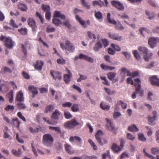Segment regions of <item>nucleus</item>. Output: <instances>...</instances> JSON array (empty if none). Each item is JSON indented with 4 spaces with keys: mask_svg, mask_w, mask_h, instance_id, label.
<instances>
[{
    "mask_svg": "<svg viewBox=\"0 0 159 159\" xmlns=\"http://www.w3.org/2000/svg\"><path fill=\"white\" fill-rule=\"evenodd\" d=\"M52 22L56 26H58L62 24V21L60 19L54 17L52 19Z\"/></svg>",
    "mask_w": 159,
    "mask_h": 159,
    "instance_id": "cd10ccee",
    "label": "nucleus"
},
{
    "mask_svg": "<svg viewBox=\"0 0 159 159\" xmlns=\"http://www.w3.org/2000/svg\"><path fill=\"white\" fill-rule=\"evenodd\" d=\"M7 96L9 99V102L11 103L13 102V91L11 90L10 92L7 94Z\"/></svg>",
    "mask_w": 159,
    "mask_h": 159,
    "instance_id": "2f4dec72",
    "label": "nucleus"
},
{
    "mask_svg": "<svg viewBox=\"0 0 159 159\" xmlns=\"http://www.w3.org/2000/svg\"><path fill=\"white\" fill-rule=\"evenodd\" d=\"M102 47V44L100 41H99L95 43L93 47V49L95 51H98L99 49L101 48Z\"/></svg>",
    "mask_w": 159,
    "mask_h": 159,
    "instance_id": "a878e982",
    "label": "nucleus"
},
{
    "mask_svg": "<svg viewBox=\"0 0 159 159\" xmlns=\"http://www.w3.org/2000/svg\"><path fill=\"white\" fill-rule=\"evenodd\" d=\"M63 24L68 29H70L71 27V25L68 20H66L63 23Z\"/></svg>",
    "mask_w": 159,
    "mask_h": 159,
    "instance_id": "69168bd1",
    "label": "nucleus"
},
{
    "mask_svg": "<svg viewBox=\"0 0 159 159\" xmlns=\"http://www.w3.org/2000/svg\"><path fill=\"white\" fill-rule=\"evenodd\" d=\"M43 64L42 60H38L36 61V63L34 64V66L35 69L40 71L42 69Z\"/></svg>",
    "mask_w": 159,
    "mask_h": 159,
    "instance_id": "f3484780",
    "label": "nucleus"
},
{
    "mask_svg": "<svg viewBox=\"0 0 159 159\" xmlns=\"http://www.w3.org/2000/svg\"><path fill=\"white\" fill-rule=\"evenodd\" d=\"M88 36L90 39H94L95 40L96 39L95 35L93 34L91 32L88 31L87 32Z\"/></svg>",
    "mask_w": 159,
    "mask_h": 159,
    "instance_id": "864d4df0",
    "label": "nucleus"
},
{
    "mask_svg": "<svg viewBox=\"0 0 159 159\" xmlns=\"http://www.w3.org/2000/svg\"><path fill=\"white\" fill-rule=\"evenodd\" d=\"M36 17H38L39 18L42 24L43 23V17L39 12H36Z\"/></svg>",
    "mask_w": 159,
    "mask_h": 159,
    "instance_id": "603ef678",
    "label": "nucleus"
},
{
    "mask_svg": "<svg viewBox=\"0 0 159 159\" xmlns=\"http://www.w3.org/2000/svg\"><path fill=\"white\" fill-rule=\"evenodd\" d=\"M151 84L153 86L159 87V79L157 75H153L149 78Z\"/></svg>",
    "mask_w": 159,
    "mask_h": 159,
    "instance_id": "ddd939ff",
    "label": "nucleus"
},
{
    "mask_svg": "<svg viewBox=\"0 0 159 159\" xmlns=\"http://www.w3.org/2000/svg\"><path fill=\"white\" fill-rule=\"evenodd\" d=\"M111 47L114 49L115 50L117 51H120L121 50V48L117 45L114 44V43H112L111 45Z\"/></svg>",
    "mask_w": 159,
    "mask_h": 159,
    "instance_id": "09e8293b",
    "label": "nucleus"
},
{
    "mask_svg": "<svg viewBox=\"0 0 159 159\" xmlns=\"http://www.w3.org/2000/svg\"><path fill=\"white\" fill-rule=\"evenodd\" d=\"M49 128L50 130H55L58 134L61 133V131L60 128L59 127L49 126Z\"/></svg>",
    "mask_w": 159,
    "mask_h": 159,
    "instance_id": "e433bc0d",
    "label": "nucleus"
},
{
    "mask_svg": "<svg viewBox=\"0 0 159 159\" xmlns=\"http://www.w3.org/2000/svg\"><path fill=\"white\" fill-rule=\"evenodd\" d=\"M18 31L20 34L23 35H26L28 33L27 29L26 28H21L18 30Z\"/></svg>",
    "mask_w": 159,
    "mask_h": 159,
    "instance_id": "72a5a7b5",
    "label": "nucleus"
},
{
    "mask_svg": "<svg viewBox=\"0 0 159 159\" xmlns=\"http://www.w3.org/2000/svg\"><path fill=\"white\" fill-rule=\"evenodd\" d=\"M110 157L111 156L110 154V151L107 150L106 152V153H105L102 155V159H106V157Z\"/></svg>",
    "mask_w": 159,
    "mask_h": 159,
    "instance_id": "0e129e2a",
    "label": "nucleus"
},
{
    "mask_svg": "<svg viewBox=\"0 0 159 159\" xmlns=\"http://www.w3.org/2000/svg\"><path fill=\"white\" fill-rule=\"evenodd\" d=\"M116 75V72H110L107 74V77L110 80H112L113 79H114Z\"/></svg>",
    "mask_w": 159,
    "mask_h": 159,
    "instance_id": "4c0bfd02",
    "label": "nucleus"
},
{
    "mask_svg": "<svg viewBox=\"0 0 159 159\" xmlns=\"http://www.w3.org/2000/svg\"><path fill=\"white\" fill-rule=\"evenodd\" d=\"M94 16L98 20L101 19L102 18V15L101 12L95 11H94Z\"/></svg>",
    "mask_w": 159,
    "mask_h": 159,
    "instance_id": "473e14b6",
    "label": "nucleus"
},
{
    "mask_svg": "<svg viewBox=\"0 0 159 159\" xmlns=\"http://www.w3.org/2000/svg\"><path fill=\"white\" fill-rule=\"evenodd\" d=\"M106 120L107 122V124L106 125V129L112 132L114 134H116V129L111 120L107 118L106 119Z\"/></svg>",
    "mask_w": 159,
    "mask_h": 159,
    "instance_id": "1a4fd4ad",
    "label": "nucleus"
},
{
    "mask_svg": "<svg viewBox=\"0 0 159 159\" xmlns=\"http://www.w3.org/2000/svg\"><path fill=\"white\" fill-rule=\"evenodd\" d=\"M21 50L25 57H27V52L26 49V46L23 44H21Z\"/></svg>",
    "mask_w": 159,
    "mask_h": 159,
    "instance_id": "ea45409f",
    "label": "nucleus"
},
{
    "mask_svg": "<svg viewBox=\"0 0 159 159\" xmlns=\"http://www.w3.org/2000/svg\"><path fill=\"white\" fill-rule=\"evenodd\" d=\"M79 75L80 76V77L77 80L78 82H80L82 80H85L87 78V76L86 75H82L80 74H79Z\"/></svg>",
    "mask_w": 159,
    "mask_h": 159,
    "instance_id": "bf43d9fd",
    "label": "nucleus"
},
{
    "mask_svg": "<svg viewBox=\"0 0 159 159\" xmlns=\"http://www.w3.org/2000/svg\"><path fill=\"white\" fill-rule=\"evenodd\" d=\"M64 146L66 151L70 154H72L74 153L73 151H71V147L67 143H66Z\"/></svg>",
    "mask_w": 159,
    "mask_h": 159,
    "instance_id": "c756f323",
    "label": "nucleus"
},
{
    "mask_svg": "<svg viewBox=\"0 0 159 159\" xmlns=\"http://www.w3.org/2000/svg\"><path fill=\"white\" fill-rule=\"evenodd\" d=\"M158 43H159V38L152 37L148 39V44L152 48L155 47Z\"/></svg>",
    "mask_w": 159,
    "mask_h": 159,
    "instance_id": "0eeeda50",
    "label": "nucleus"
},
{
    "mask_svg": "<svg viewBox=\"0 0 159 159\" xmlns=\"http://www.w3.org/2000/svg\"><path fill=\"white\" fill-rule=\"evenodd\" d=\"M53 138L50 134H46L43 136V143L44 145L47 146H51L53 144Z\"/></svg>",
    "mask_w": 159,
    "mask_h": 159,
    "instance_id": "f03ea898",
    "label": "nucleus"
},
{
    "mask_svg": "<svg viewBox=\"0 0 159 159\" xmlns=\"http://www.w3.org/2000/svg\"><path fill=\"white\" fill-rule=\"evenodd\" d=\"M41 7L44 11H50V10L49 6L48 5L43 4Z\"/></svg>",
    "mask_w": 159,
    "mask_h": 159,
    "instance_id": "c03bdc74",
    "label": "nucleus"
},
{
    "mask_svg": "<svg viewBox=\"0 0 159 159\" xmlns=\"http://www.w3.org/2000/svg\"><path fill=\"white\" fill-rule=\"evenodd\" d=\"M23 76L26 79L30 78V76L28 73L25 71H23L22 73Z\"/></svg>",
    "mask_w": 159,
    "mask_h": 159,
    "instance_id": "774afa93",
    "label": "nucleus"
},
{
    "mask_svg": "<svg viewBox=\"0 0 159 159\" xmlns=\"http://www.w3.org/2000/svg\"><path fill=\"white\" fill-rule=\"evenodd\" d=\"M50 74L55 80L60 81L62 80V76L61 72L57 71L51 70L50 71Z\"/></svg>",
    "mask_w": 159,
    "mask_h": 159,
    "instance_id": "39448f33",
    "label": "nucleus"
},
{
    "mask_svg": "<svg viewBox=\"0 0 159 159\" xmlns=\"http://www.w3.org/2000/svg\"><path fill=\"white\" fill-rule=\"evenodd\" d=\"M61 48L63 50L68 51L69 52H74L75 49V46L68 40H66L65 41V43L60 42Z\"/></svg>",
    "mask_w": 159,
    "mask_h": 159,
    "instance_id": "f257e3e1",
    "label": "nucleus"
},
{
    "mask_svg": "<svg viewBox=\"0 0 159 159\" xmlns=\"http://www.w3.org/2000/svg\"><path fill=\"white\" fill-rule=\"evenodd\" d=\"M55 30V29L53 27H50L49 26L47 28L46 31L48 33L53 32Z\"/></svg>",
    "mask_w": 159,
    "mask_h": 159,
    "instance_id": "e2e57ef3",
    "label": "nucleus"
},
{
    "mask_svg": "<svg viewBox=\"0 0 159 159\" xmlns=\"http://www.w3.org/2000/svg\"><path fill=\"white\" fill-rule=\"evenodd\" d=\"M100 79L104 81V82H102V84H103L107 86H109L110 85V83L108 81L106 78L105 76H100Z\"/></svg>",
    "mask_w": 159,
    "mask_h": 159,
    "instance_id": "37998d69",
    "label": "nucleus"
},
{
    "mask_svg": "<svg viewBox=\"0 0 159 159\" xmlns=\"http://www.w3.org/2000/svg\"><path fill=\"white\" fill-rule=\"evenodd\" d=\"M151 152L154 154H156L159 152V148H153L151 149Z\"/></svg>",
    "mask_w": 159,
    "mask_h": 159,
    "instance_id": "4d7b16f0",
    "label": "nucleus"
},
{
    "mask_svg": "<svg viewBox=\"0 0 159 159\" xmlns=\"http://www.w3.org/2000/svg\"><path fill=\"white\" fill-rule=\"evenodd\" d=\"M111 14L110 13H108L107 16V20L108 22L109 23L112 24L113 25H116L115 26V28L116 30H123L124 28L122 25L120 23L116 25L117 22L116 21L113 19H111Z\"/></svg>",
    "mask_w": 159,
    "mask_h": 159,
    "instance_id": "20e7f679",
    "label": "nucleus"
},
{
    "mask_svg": "<svg viewBox=\"0 0 159 159\" xmlns=\"http://www.w3.org/2000/svg\"><path fill=\"white\" fill-rule=\"evenodd\" d=\"M133 53L137 60L139 61L140 60V57L137 50H134L133 52Z\"/></svg>",
    "mask_w": 159,
    "mask_h": 159,
    "instance_id": "8fccbe9b",
    "label": "nucleus"
},
{
    "mask_svg": "<svg viewBox=\"0 0 159 159\" xmlns=\"http://www.w3.org/2000/svg\"><path fill=\"white\" fill-rule=\"evenodd\" d=\"M74 139L78 140L79 142H80L81 140V139L79 137L77 136H75L74 137L73 136L70 137V138L69 140L70 142H72L73 141Z\"/></svg>",
    "mask_w": 159,
    "mask_h": 159,
    "instance_id": "052dcab7",
    "label": "nucleus"
},
{
    "mask_svg": "<svg viewBox=\"0 0 159 159\" xmlns=\"http://www.w3.org/2000/svg\"><path fill=\"white\" fill-rule=\"evenodd\" d=\"M17 106L19 110L25 109L26 108V107L25 104L22 103L21 102H19L18 103H17Z\"/></svg>",
    "mask_w": 159,
    "mask_h": 159,
    "instance_id": "58836bf2",
    "label": "nucleus"
},
{
    "mask_svg": "<svg viewBox=\"0 0 159 159\" xmlns=\"http://www.w3.org/2000/svg\"><path fill=\"white\" fill-rule=\"evenodd\" d=\"M138 50L139 52L143 53L144 55L143 58L147 61H149V58L148 56V48L146 47L142 46H139L138 48Z\"/></svg>",
    "mask_w": 159,
    "mask_h": 159,
    "instance_id": "6e6552de",
    "label": "nucleus"
},
{
    "mask_svg": "<svg viewBox=\"0 0 159 159\" xmlns=\"http://www.w3.org/2000/svg\"><path fill=\"white\" fill-rule=\"evenodd\" d=\"M64 115L65 118L66 119H69L72 117V116L70 112L68 111H65L64 113Z\"/></svg>",
    "mask_w": 159,
    "mask_h": 159,
    "instance_id": "de8ad7c7",
    "label": "nucleus"
},
{
    "mask_svg": "<svg viewBox=\"0 0 159 159\" xmlns=\"http://www.w3.org/2000/svg\"><path fill=\"white\" fill-rule=\"evenodd\" d=\"M18 7L20 10L22 11H26L28 9L27 6L24 4L20 3L18 5Z\"/></svg>",
    "mask_w": 159,
    "mask_h": 159,
    "instance_id": "c85d7f7f",
    "label": "nucleus"
},
{
    "mask_svg": "<svg viewBox=\"0 0 159 159\" xmlns=\"http://www.w3.org/2000/svg\"><path fill=\"white\" fill-rule=\"evenodd\" d=\"M111 4L120 11H123L124 9V7L123 4L119 1L113 0L111 1Z\"/></svg>",
    "mask_w": 159,
    "mask_h": 159,
    "instance_id": "9b49d317",
    "label": "nucleus"
},
{
    "mask_svg": "<svg viewBox=\"0 0 159 159\" xmlns=\"http://www.w3.org/2000/svg\"><path fill=\"white\" fill-rule=\"evenodd\" d=\"M67 71L68 74H65L63 76L64 80L66 84L69 83L70 79L72 76V74L70 71L67 70Z\"/></svg>",
    "mask_w": 159,
    "mask_h": 159,
    "instance_id": "a211bd4d",
    "label": "nucleus"
},
{
    "mask_svg": "<svg viewBox=\"0 0 159 159\" xmlns=\"http://www.w3.org/2000/svg\"><path fill=\"white\" fill-rule=\"evenodd\" d=\"M29 91L33 94L32 97L34 98L35 96L37 95L38 93L37 88L34 85H30L28 87Z\"/></svg>",
    "mask_w": 159,
    "mask_h": 159,
    "instance_id": "6ab92c4d",
    "label": "nucleus"
},
{
    "mask_svg": "<svg viewBox=\"0 0 159 159\" xmlns=\"http://www.w3.org/2000/svg\"><path fill=\"white\" fill-rule=\"evenodd\" d=\"M54 109V106L53 105H48L46 107L44 110V112L47 113L48 111H52Z\"/></svg>",
    "mask_w": 159,
    "mask_h": 159,
    "instance_id": "7c9ffc66",
    "label": "nucleus"
},
{
    "mask_svg": "<svg viewBox=\"0 0 159 159\" xmlns=\"http://www.w3.org/2000/svg\"><path fill=\"white\" fill-rule=\"evenodd\" d=\"M2 70L4 73L8 72L9 73H11L12 72L11 70L9 68L6 66L3 67Z\"/></svg>",
    "mask_w": 159,
    "mask_h": 159,
    "instance_id": "5fc2aeb1",
    "label": "nucleus"
},
{
    "mask_svg": "<svg viewBox=\"0 0 159 159\" xmlns=\"http://www.w3.org/2000/svg\"><path fill=\"white\" fill-rule=\"evenodd\" d=\"M80 125V124L77 122L75 119H73L69 121L66 122L64 126L67 128H73L75 126Z\"/></svg>",
    "mask_w": 159,
    "mask_h": 159,
    "instance_id": "9d476101",
    "label": "nucleus"
},
{
    "mask_svg": "<svg viewBox=\"0 0 159 159\" xmlns=\"http://www.w3.org/2000/svg\"><path fill=\"white\" fill-rule=\"evenodd\" d=\"M71 110L73 112H77L79 111V105L77 103L72 104Z\"/></svg>",
    "mask_w": 159,
    "mask_h": 159,
    "instance_id": "f704fd0d",
    "label": "nucleus"
},
{
    "mask_svg": "<svg viewBox=\"0 0 159 159\" xmlns=\"http://www.w3.org/2000/svg\"><path fill=\"white\" fill-rule=\"evenodd\" d=\"M152 117H150L149 116H148V121L149 124L152 125H155V123L154 122L156 120V119H152L151 118H152Z\"/></svg>",
    "mask_w": 159,
    "mask_h": 159,
    "instance_id": "6e6d98bb",
    "label": "nucleus"
},
{
    "mask_svg": "<svg viewBox=\"0 0 159 159\" xmlns=\"http://www.w3.org/2000/svg\"><path fill=\"white\" fill-rule=\"evenodd\" d=\"M61 105L63 107L70 108L72 106V103L70 102H67L62 103Z\"/></svg>",
    "mask_w": 159,
    "mask_h": 159,
    "instance_id": "3c124183",
    "label": "nucleus"
},
{
    "mask_svg": "<svg viewBox=\"0 0 159 159\" xmlns=\"http://www.w3.org/2000/svg\"><path fill=\"white\" fill-rule=\"evenodd\" d=\"M100 106L102 110H104L108 111L110 108L109 105L103 104L102 102L100 103Z\"/></svg>",
    "mask_w": 159,
    "mask_h": 159,
    "instance_id": "c9c22d12",
    "label": "nucleus"
},
{
    "mask_svg": "<svg viewBox=\"0 0 159 159\" xmlns=\"http://www.w3.org/2000/svg\"><path fill=\"white\" fill-rule=\"evenodd\" d=\"M143 31H144L147 33H149L150 32V31L144 27L141 28L139 29V31L141 34L143 36H144V34L143 32Z\"/></svg>",
    "mask_w": 159,
    "mask_h": 159,
    "instance_id": "13d9d810",
    "label": "nucleus"
},
{
    "mask_svg": "<svg viewBox=\"0 0 159 159\" xmlns=\"http://www.w3.org/2000/svg\"><path fill=\"white\" fill-rule=\"evenodd\" d=\"M15 44V42L12 41L10 38H9L5 43V46L9 49L12 48Z\"/></svg>",
    "mask_w": 159,
    "mask_h": 159,
    "instance_id": "aec40b11",
    "label": "nucleus"
},
{
    "mask_svg": "<svg viewBox=\"0 0 159 159\" xmlns=\"http://www.w3.org/2000/svg\"><path fill=\"white\" fill-rule=\"evenodd\" d=\"M111 149L114 152L117 153L120 151L122 150L120 146L115 143L112 144Z\"/></svg>",
    "mask_w": 159,
    "mask_h": 159,
    "instance_id": "b1692460",
    "label": "nucleus"
},
{
    "mask_svg": "<svg viewBox=\"0 0 159 159\" xmlns=\"http://www.w3.org/2000/svg\"><path fill=\"white\" fill-rule=\"evenodd\" d=\"M11 153L14 156L17 157H19L22 154L21 149L19 148L17 150H16L15 149H13L11 150Z\"/></svg>",
    "mask_w": 159,
    "mask_h": 159,
    "instance_id": "393cba45",
    "label": "nucleus"
},
{
    "mask_svg": "<svg viewBox=\"0 0 159 159\" xmlns=\"http://www.w3.org/2000/svg\"><path fill=\"white\" fill-rule=\"evenodd\" d=\"M127 137L128 139L132 141H133L135 139V137L129 133L127 134Z\"/></svg>",
    "mask_w": 159,
    "mask_h": 159,
    "instance_id": "338daca9",
    "label": "nucleus"
},
{
    "mask_svg": "<svg viewBox=\"0 0 159 159\" xmlns=\"http://www.w3.org/2000/svg\"><path fill=\"white\" fill-rule=\"evenodd\" d=\"M54 18L59 17L62 20H65L66 16L65 15L61 14L60 11H54V14L53 16Z\"/></svg>",
    "mask_w": 159,
    "mask_h": 159,
    "instance_id": "5701e85b",
    "label": "nucleus"
},
{
    "mask_svg": "<svg viewBox=\"0 0 159 159\" xmlns=\"http://www.w3.org/2000/svg\"><path fill=\"white\" fill-rule=\"evenodd\" d=\"M16 101L19 102H23L24 101L23 93L21 90L19 91L17 93L16 97Z\"/></svg>",
    "mask_w": 159,
    "mask_h": 159,
    "instance_id": "dca6fc26",
    "label": "nucleus"
},
{
    "mask_svg": "<svg viewBox=\"0 0 159 159\" xmlns=\"http://www.w3.org/2000/svg\"><path fill=\"white\" fill-rule=\"evenodd\" d=\"M28 24L29 26L32 28L33 31H35L37 26L35 24V20L31 18H29L27 21Z\"/></svg>",
    "mask_w": 159,
    "mask_h": 159,
    "instance_id": "2eb2a0df",
    "label": "nucleus"
},
{
    "mask_svg": "<svg viewBox=\"0 0 159 159\" xmlns=\"http://www.w3.org/2000/svg\"><path fill=\"white\" fill-rule=\"evenodd\" d=\"M108 35L109 38L113 40L118 41H120L122 40V37L116 34L109 33Z\"/></svg>",
    "mask_w": 159,
    "mask_h": 159,
    "instance_id": "4468645a",
    "label": "nucleus"
},
{
    "mask_svg": "<svg viewBox=\"0 0 159 159\" xmlns=\"http://www.w3.org/2000/svg\"><path fill=\"white\" fill-rule=\"evenodd\" d=\"M134 80L135 82V92L137 93H139L140 96H143L144 95V90L143 89L141 88V86L140 84L141 81L138 78L135 79Z\"/></svg>",
    "mask_w": 159,
    "mask_h": 159,
    "instance_id": "7ed1b4c3",
    "label": "nucleus"
},
{
    "mask_svg": "<svg viewBox=\"0 0 159 159\" xmlns=\"http://www.w3.org/2000/svg\"><path fill=\"white\" fill-rule=\"evenodd\" d=\"M14 109V107L13 106L8 105L6 107L4 108V109L6 111H13Z\"/></svg>",
    "mask_w": 159,
    "mask_h": 159,
    "instance_id": "680f3d73",
    "label": "nucleus"
},
{
    "mask_svg": "<svg viewBox=\"0 0 159 159\" xmlns=\"http://www.w3.org/2000/svg\"><path fill=\"white\" fill-rule=\"evenodd\" d=\"M128 129L129 131L132 132H138L139 129L135 125H132L129 126Z\"/></svg>",
    "mask_w": 159,
    "mask_h": 159,
    "instance_id": "bb28decb",
    "label": "nucleus"
},
{
    "mask_svg": "<svg viewBox=\"0 0 159 159\" xmlns=\"http://www.w3.org/2000/svg\"><path fill=\"white\" fill-rule=\"evenodd\" d=\"M102 132L101 130H98L95 136L96 139L99 144L102 146L104 144H106L107 142V140L106 139H103V142H102L100 138V135H102Z\"/></svg>",
    "mask_w": 159,
    "mask_h": 159,
    "instance_id": "423d86ee",
    "label": "nucleus"
},
{
    "mask_svg": "<svg viewBox=\"0 0 159 159\" xmlns=\"http://www.w3.org/2000/svg\"><path fill=\"white\" fill-rule=\"evenodd\" d=\"M75 18L76 20L84 28H85L87 27L86 24L89 25L90 24V22L89 20L85 22L84 20H82L81 18L78 15L75 16Z\"/></svg>",
    "mask_w": 159,
    "mask_h": 159,
    "instance_id": "f8f14e48",
    "label": "nucleus"
},
{
    "mask_svg": "<svg viewBox=\"0 0 159 159\" xmlns=\"http://www.w3.org/2000/svg\"><path fill=\"white\" fill-rule=\"evenodd\" d=\"M60 115V113L59 110L56 109L52 113L51 117L52 119L58 120L59 119V116Z\"/></svg>",
    "mask_w": 159,
    "mask_h": 159,
    "instance_id": "4be33fe9",
    "label": "nucleus"
},
{
    "mask_svg": "<svg viewBox=\"0 0 159 159\" xmlns=\"http://www.w3.org/2000/svg\"><path fill=\"white\" fill-rule=\"evenodd\" d=\"M146 14L148 16V18L150 20L153 19L155 16L154 13H152L150 14L148 11H146Z\"/></svg>",
    "mask_w": 159,
    "mask_h": 159,
    "instance_id": "a18cd8bd",
    "label": "nucleus"
},
{
    "mask_svg": "<svg viewBox=\"0 0 159 159\" xmlns=\"http://www.w3.org/2000/svg\"><path fill=\"white\" fill-rule=\"evenodd\" d=\"M104 89L108 95H112L114 94L115 93V92L114 90L111 91L110 89L104 87Z\"/></svg>",
    "mask_w": 159,
    "mask_h": 159,
    "instance_id": "a19ab883",
    "label": "nucleus"
},
{
    "mask_svg": "<svg viewBox=\"0 0 159 159\" xmlns=\"http://www.w3.org/2000/svg\"><path fill=\"white\" fill-rule=\"evenodd\" d=\"M88 142L90 144L91 146L93 148L94 150H97L98 147L97 146L92 140L91 139H89Z\"/></svg>",
    "mask_w": 159,
    "mask_h": 159,
    "instance_id": "79ce46f5",
    "label": "nucleus"
},
{
    "mask_svg": "<svg viewBox=\"0 0 159 159\" xmlns=\"http://www.w3.org/2000/svg\"><path fill=\"white\" fill-rule=\"evenodd\" d=\"M138 139L139 140L143 142H145L146 139L144 135L142 133H139L138 134Z\"/></svg>",
    "mask_w": 159,
    "mask_h": 159,
    "instance_id": "49530a36",
    "label": "nucleus"
},
{
    "mask_svg": "<svg viewBox=\"0 0 159 159\" xmlns=\"http://www.w3.org/2000/svg\"><path fill=\"white\" fill-rule=\"evenodd\" d=\"M20 124V122L19 121L18 119L17 118H16L12 119L11 124L12 125L16 126L17 129H19Z\"/></svg>",
    "mask_w": 159,
    "mask_h": 159,
    "instance_id": "412c9836",
    "label": "nucleus"
}]
</instances>
